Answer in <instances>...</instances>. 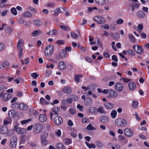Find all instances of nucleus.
<instances>
[{
	"mask_svg": "<svg viewBox=\"0 0 149 149\" xmlns=\"http://www.w3.org/2000/svg\"><path fill=\"white\" fill-rule=\"evenodd\" d=\"M115 123L116 125L118 126L124 127L127 125V122L125 119L118 118L115 120Z\"/></svg>",
	"mask_w": 149,
	"mask_h": 149,
	"instance_id": "1",
	"label": "nucleus"
},
{
	"mask_svg": "<svg viewBox=\"0 0 149 149\" xmlns=\"http://www.w3.org/2000/svg\"><path fill=\"white\" fill-rule=\"evenodd\" d=\"M93 20L98 24H104L106 22L104 18L100 16H97L94 17Z\"/></svg>",
	"mask_w": 149,
	"mask_h": 149,
	"instance_id": "2",
	"label": "nucleus"
},
{
	"mask_svg": "<svg viewBox=\"0 0 149 149\" xmlns=\"http://www.w3.org/2000/svg\"><path fill=\"white\" fill-rule=\"evenodd\" d=\"M54 47L52 45L47 46L46 48L45 51V54L48 56L51 55L54 51Z\"/></svg>",
	"mask_w": 149,
	"mask_h": 149,
	"instance_id": "3",
	"label": "nucleus"
},
{
	"mask_svg": "<svg viewBox=\"0 0 149 149\" xmlns=\"http://www.w3.org/2000/svg\"><path fill=\"white\" fill-rule=\"evenodd\" d=\"M43 128L42 125L40 123H37L34 126V132L36 134L39 133L42 131Z\"/></svg>",
	"mask_w": 149,
	"mask_h": 149,
	"instance_id": "4",
	"label": "nucleus"
},
{
	"mask_svg": "<svg viewBox=\"0 0 149 149\" xmlns=\"http://www.w3.org/2000/svg\"><path fill=\"white\" fill-rule=\"evenodd\" d=\"M124 133L126 136L128 137H132L134 134L133 131L129 128H125L124 131Z\"/></svg>",
	"mask_w": 149,
	"mask_h": 149,
	"instance_id": "5",
	"label": "nucleus"
},
{
	"mask_svg": "<svg viewBox=\"0 0 149 149\" xmlns=\"http://www.w3.org/2000/svg\"><path fill=\"white\" fill-rule=\"evenodd\" d=\"M54 121L55 125H60L63 122V120L60 116H57L54 118Z\"/></svg>",
	"mask_w": 149,
	"mask_h": 149,
	"instance_id": "6",
	"label": "nucleus"
},
{
	"mask_svg": "<svg viewBox=\"0 0 149 149\" xmlns=\"http://www.w3.org/2000/svg\"><path fill=\"white\" fill-rule=\"evenodd\" d=\"M17 139L16 136H13L10 139V146L11 147L15 148L16 145Z\"/></svg>",
	"mask_w": 149,
	"mask_h": 149,
	"instance_id": "7",
	"label": "nucleus"
},
{
	"mask_svg": "<svg viewBox=\"0 0 149 149\" xmlns=\"http://www.w3.org/2000/svg\"><path fill=\"white\" fill-rule=\"evenodd\" d=\"M14 130L19 134L24 133L26 132V129L19 127L17 125L14 126Z\"/></svg>",
	"mask_w": 149,
	"mask_h": 149,
	"instance_id": "8",
	"label": "nucleus"
},
{
	"mask_svg": "<svg viewBox=\"0 0 149 149\" xmlns=\"http://www.w3.org/2000/svg\"><path fill=\"white\" fill-rule=\"evenodd\" d=\"M99 120L101 122L107 123L109 121V119L107 116H101L99 118Z\"/></svg>",
	"mask_w": 149,
	"mask_h": 149,
	"instance_id": "9",
	"label": "nucleus"
},
{
	"mask_svg": "<svg viewBox=\"0 0 149 149\" xmlns=\"http://www.w3.org/2000/svg\"><path fill=\"white\" fill-rule=\"evenodd\" d=\"M8 132V128L6 125H3L1 128H0V132L3 134H7Z\"/></svg>",
	"mask_w": 149,
	"mask_h": 149,
	"instance_id": "10",
	"label": "nucleus"
},
{
	"mask_svg": "<svg viewBox=\"0 0 149 149\" xmlns=\"http://www.w3.org/2000/svg\"><path fill=\"white\" fill-rule=\"evenodd\" d=\"M115 86L116 89L119 92H121L123 90V86L121 83H117L115 84Z\"/></svg>",
	"mask_w": 149,
	"mask_h": 149,
	"instance_id": "11",
	"label": "nucleus"
},
{
	"mask_svg": "<svg viewBox=\"0 0 149 149\" xmlns=\"http://www.w3.org/2000/svg\"><path fill=\"white\" fill-rule=\"evenodd\" d=\"M105 107L107 109H111L113 108L114 106V104L111 102H105L104 103Z\"/></svg>",
	"mask_w": 149,
	"mask_h": 149,
	"instance_id": "12",
	"label": "nucleus"
},
{
	"mask_svg": "<svg viewBox=\"0 0 149 149\" xmlns=\"http://www.w3.org/2000/svg\"><path fill=\"white\" fill-rule=\"evenodd\" d=\"M62 91L66 94H69L71 93L72 90L70 87L66 86L62 89Z\"/></svg>",
	"mask_w": 149,
	"mask_h": 149,
	"instance_id": "13",
	"label": "nucleus"
},
{
	"mask_svg": "<svg viewBox=\"0 0 149 149\" xmlns=\"http://www.w3.org/2000/svg\"><path fill=\"white\" fill-rule=\"evenodd\" d=\"M58 68L61 70H63L66 68V64L63 61L60 62L58 64Z\"/></svg>",
	"mask_w": 149,
	"mask_h": 149,
	"instance_id": "14",
	"label": "nucleus"
},
{
	"mask_svg": "<svg viewBox=\"0 0 149 149\" xmlns=\"http://www.w3.org/2000/svg\"><path fill=\"white\" fill-rule=\"evenodd\" d=\"M67 56V52L65 49H63L60 53L59 56L61 58H64L66 57Z\"/></svg>",
	"mask_w": 149,
	"mask_h": 149,
	"instance_id": "15",
	"label": "nucleus"
},
{
	"mask_svg": "<svg viewBox=\"0 0 149 149\" xmlns=\"http://www.w3.org/2000/svg\"><path fill=\"white\" fill-rule=\"evenodd\" d=\"M16 113L17 112L15 111L11 110L8 113V115L10 118H13L16 115Z\"/></svg>",
	"mask_w": 149,
	"mask_h": 149,
	"instance_id": "16",
	"label": "nucleus"
},
{
	"mask_svg": "<svg viewBox=\"0 0 149 149\" xmlns=\"http://www.w3.org/2000/svg\"><path fill=\"white\" fill-rule=\"evenodd\" d=\"M85 104L87 105H91L92 103V99L89 97H87L84 101Z\"/></svg>",
	"mask_w": 149,
	"mask_h": 149,
	"instance_id": "17",
	"label": "nucleus"
},
{
	"mask_svg": "<svg viewBox=\"0 0 149 149\" xmlns=\"http://www.w3.org/2000/svg\"><path fill=\"white\" fill-rule=\"evenodd\" d=\"M128 86L130 89L131 91L133 90L136 88V84L133 82H130Z\"/></svg>",
	"mask_w": 149,
	"mask_h": 149,
	"instance_id": "18",
	"label": "nucleus"
},
{
	"mask_svg": "<svg viewBox=\"0 0 149 149\" xmlns=\"http://www.w3.org/2000/svg\"><path fill=\"white\" fill-rule=\"evenodd\" d=\"M97 114L98 113H100L101 114H106V112L104 110V108L102 106H100L97 109Z\"/></svg>",
	"mask_w": 149,
	"mask_h": 149,
	"instance_id": "19",
	"label": "nucleus"
},
{
	"mask_svg": "<svg viewBox=\"0 0 149 149\" xmlns=\"http://www.w3.org/2000/svg\"><path fill=\"white\" fill-rule=\"evenodd\" d=\"M19 108L22 110H25L27 109L28 108L27 106L22 103H20L19 105Z\"/></svg>",
	"mask_w": 149,
	"mask_h": 149,
	"instance_id": "20",
	"label": "nucleus"
},
{
	"mask_svg": "<svg viewBox=\"0 0 149 149\" xmlns=\"http://www.w3.org/2000/svg\"><path fill=\"white\" fill-rule=\"evenodd\" d=\"M97 109L96 107H91L90 108L88 111L91 113L96 114H97Z\"/></svg>",
	"mask_w": 149,
	"mask_h": 149,
	"instance_id": "21",
	"label": "nucleus"
},
{
	"mask_svg": "<svg viewBox=\"0 0 149 149\" xmlns=\"http://www.w3.org/2000/svg\"><path fill=\"white\" fill-rule=\"evenodd\" d=\"M109 94L110 96L113 97H116L118 96L117 93L115 91L111 90L109 92Z\"/></svg>",
	"mask_w": 149,
	"mask_h": 149,
	"instance_id": "22",
	"label": "nucleus"
},
{
	"mask_svg": "<svg viewBox=\"0 0 149 149\" xmlns=\"http://www.w3.org/2000/svg\"><path fill=\"white\" fill-rule=\"evenodd\" d=\"M39 119L40 121L44 122L47 120V117L45 114L40 115L39 116Z\"/></svg>",
	"mask_w": 149,
	"mask_h": 149,
	"instance_id": "23",
	"label": "nucleus"
},
{
	"mask_svg": "<svg viewBox=\"0 0 149 149\" xmlns=\"http://www.w3.org/2000/svg\"><path fill=\"white\" fill-rule=\"evenodd\" d=\"M32 16V14L28 11L26 12L23 15V17L25 18H30Z\"/></svg>",
	"mask_w": 149,
	"mask_h": 149,
	"instance_id": "24",
	"label": "nucleus"
},
{
	"mask_svg": "<svg viewBox=\"0 0 149 149\" xmlns=\"http://www.w3.org/2000/svg\"><path fill=\"white\" fill-rule=\"evenodd\" d=\"M96 3L99 5H104L106 3L105 0H95Z\"/></svg>",
	"mask_w": 149,
	"mask_h": 149,
	"instance_id": "25",
	"label": "nucleus"
},
{
	"mask_svg": "<svg viewBox=\"0 0 149 149\" xmlns=\"http://www.w3.org/2000/svg\"><path fill=\"white\" fill-rule=\"evenodd\" d=\"M137 15L139 18H142L145 17V15L143 11L140 10L138 12Z\"/></svg>",
	"mask_w": 149,
	"mask_h": 149,
	"instance_id": "26",
	"label": "nucleus"
},
{
	"mask_svg": "<svg viewBox=\"0 0 149 149\" xmlns=\"http://www.w3.org/2000/svg\"><path fill=\"white\" fill-rule=\"evenodd\" d=\"M137 49L136 51L137 53L139 54H142L143 52V51L142 49V47L139 45H137Z\"/></svg>",
	"mask_w": 149,
	"mask_h": 149,
	"instance_id": "27",
	"label": "nucleus"
},
{
	"mask_svg": "<svg viewBox=\"0 0 149 149\" xmlns=\"http://www.w3.org/2000/svg\"><path fill=\"white\" fill-rule=\"evenodd\" d=\"M43 33V32L40 30H35L32 33L33 36H36L37 35H40Z\"/></svg>",
	"mask_w": 149,
	"mask_h": 149,
	"instance_id": "28",
	"label": "nucleus"
},
{
	"mask_svg": "<svg viewBox=\"0 0 149 149\" xmlns=\"http://www.w3.org/2000/svg\"><path fill=\"white\" fill-rule=\"evenodd\" d=\"M56 11L59 13H63L64 11H66L65 10V8L63 6L57 8L56 9Z\"/></svg>",
	"mask_w": 149,
	"mask_h": 149,
	"instance_id": "29",
	"label": "nucleus"
},
{
	"mask_svg": "<svg viewBox=\"0 0 149 149\" xmlns=\"http://www.w3.org/2000/svg\"><path fill=\"white\" fill-rule=\"evenodd\" d=\"M83 76L81 74H75L74 76V79L75 81L77 82H79V78H81Z\"/></svg>",
	"mask_w": 149,
	"mask_h": 149,
	"instance_id": "30",
	"label": "nucleus"
},
{
	"mask_svg": "<svg viewBox=\"0 0 149 149\" xmlns=\"http://www.w3.org/2000/svg\"><path fill=\"white\" fill-rule=\"evenodd\" d=\"M138 102L136 100H133L132 101V105L133 108L136 109L137 108L138 105Z\"/></svg>",
	"mask_w": 149,
	"mask_h": 149,
	"instance_id": "31",
	"label": "nucleus"
},
{
	"mask_svg": "<svg viewBox=\"0 0 149 149\" xmlns=\"http://www.w3.org/2000/svg\"><path fill=\"white\" fill-rule=\"evenodd\" d=\"M34 23L37 26H40L42 24V22L40 20H37L34 21Z\"/></svg>",
	"mask_w": 149,
	"mask_h": 149,
	"instance_id": "32",
	"label": "nucleus"
},
{
	"mask_svg": "<svg viewBox=\"0 0 149 149\" xmlns=\"http://www.w3.org/2000/svg\"><path fill=\"white\" fill-rule=\"evenodd\" d=\"M56 148L58 149H65V147L62 144L58 143L56 145Z\"/></svg>",
	"mask_w": 149,
	"mask_h": 149,
	"instance_id": "33",
	"label": "nucleus"
},
{
	"mask_svg": "<svg viewBox=\"0 0 149 149\" xmlns=\"http://www.w3.org/2000/svg\"><path fill=\"white\" fill-rule=\"evenodd\" d=\"M85 143L87 146L88 147L91 149L92 148H95V145L93 143L89 144L88 142L86 141L85 142Z\"/></svg>",
	"mask_w": 149,
	"mask_h": 149,
	"instance_id": "34",
	"label": "nucleus"
},
{
	"mask_svg": "<svg viewBox=\"0 0 149 149\" xmlns=\"http://www.w3.org/2000/svg\"><path fill=\"white\" fill-rule=\"evenodd\" d=\"M117 114V112L116 110H113L111 113V116L112 118L113 119L115 118L116 117Z\"/></svg>",
	"mask_w": 149,
	"mask_h": 149,
	"instance_id": "35",
	"label": "nucleus"
},
{
	"mask_svg": "<svg viewBox=\"0 0 149 149\" xmlns=\"http://www.w3.org/2000/svg\"><path fill=\"white\" fill-rule=\"evenodd\" d=\"M7 0H0V7L3 8L5 6V3Z\"/></svg>",
	"mask_w": 149,
	"mask_h": 149,
	"instance_id": "36",
	"label": "nucleus"
},
{
	"mask_svg": "<svg viewBox=\"0 0 149 149\" xmlns=\"http://www.w3.org/2000/svg\"><path fill=\"white\" fill-rule=\"evenodd\" d=\"M64 141L66 145H69L71 144L72 142L71 140L70 139L65 138L64 139Z\"/></svg>",
	"mask_w": 149,
	"mask_h": 149,
	"instance_id": "37",
	"label": "nucleus"
},
{
	"mask_svg": "<svg viewBox=\"0 0 149 149\" xmlns=\"http://www.w3.org/2000/svg\"><path fill=\"white\" fill-rule=\"evenodd\" d=\"M23 44V41L22 39H19L17 45V48L22 47V45Z\"/></svg>",
	"mask_w": 149,
	"mask_h": 149,
	"instance_id": "38",
	"label": "nucleus"
},
{
	"mask_svg": "<svg viewBox=\"0 0 149 149\" xmlns=\"http://www.w3.org/2000/svg\"><path fill=\"white\" fill-rule=\"evenodd\" d=\"M60 109L58 107L53 108V112L54 113L55 115L58 114V112L59 111Z\"/></svg>",
	"mask_w": 149,
	"mask_h": 149,
	"instance_id": "39",
	"label": "nucleus"
},
{
	"mask_svg": "<svg viewBox=\"0 0 149 149\" xmlns=\"http://www.w3.org/2000/svg\"><path fill=\"white\" fill-rule=\"evenodd\" d=\"M5 29L6 30V32L8 33H11L12 31L10 27L9 26H6L5 27Z\"/></svg>",
	"mask_w": 149,
	"mask_h": 149,
	"instance_id": "40",
	"label": "nucleus"
},
{
	"mask_svg": "<svg viewBox=\"0 0 149 149\" xmlns=\"http://www.w3.org/2000/svg\"><path fill=\"white\" fill-rule=\"evenodd\" d=\"M1 66H2L3 67L6 68L9 66V63L8 61H5L3 63H1Z\"/></svg>",
	"mask_w": 149,
	"mask_h": 149,
	"instance_id": "41",
	"label": "nucleus"
},
{
	"mask_svg": "<svg viewBox=\"0 0 149 149\" xmlns=\"http://www.w3.org/2000/svg\"><path fill=\"white\" fill-rule=\"evenodd\" d=\"M124 22V20L123 19H119L116 21V23L118 25H120L123 24Z\"/></svg>",
	"mask_w": 149,
	"mask_h": 149,
	"instance_id": "42",
	"label": "nucleus"
},
{
	"mask_svg": "<svg viewBox=\"0 0 149 149\" xmlns=\"http://www.w3.org/2000/svg\"><path fill=\"white\" fill-rule=\"evenodd\" d=\"M11 123V120L9 118H8L4 120L3 123L5 124L8 125Z\"/></svg>",
	"mask_w": 149,
	"mask_h": 149,
	"instance_id": "43",
	"label": "nucleus"
},
{
	"mask_svg": "<svg viewBox=\"0 0 149 149\" xmlns=\"http://www.w3.org/2000/svg\"><path fill=\"white\" fill-rule=\"evenodd\" d=\"M128 36L132 42H134L135 41V38L133 36L132 34H129Z\"/></svg>",
	"mask_w": 149,
	"mask_h": 149,
	"instance_id": "44",
	"label": "nucleus"
},
{
	"mask_svg": "<svg viewBox=\"0 0 149 149\" xmlns=\"http://www.w3.org/2000/svg\"><path fill=\"white\" fill-rule=\"evenodd\" d=\"M86 129L88 130H95V128L90 124L87 126Z\"/></svg>",
	"mask_w": 149,
	"mask_h": 149,
	"instance_id": "45",
	"label": "nucleus"
},
{
	"mask_svg": "<svg viewBox=\"0 0 149 149\" xmlns=\"http://www.w3.org/2000/svg\"><path fill=\"white\" fill-rule=\"evenodd\" d=\"M48 134L46 132H44L41 135V140H43V139H45L47 137Z\"/></svg>",
	"mask_w": 149,
	"mask_h": 149,
	"instance_id": "46",
	"label": "nucleus"
},
{
	"mask_svg": "<svg viewBox=\"0 0 149 149\" xmlns=\"http://www.w3.org/2000/svg\"><path fill=\"white\" fill-rule=\"evenodd\" d=\"M12 13L14 15H16L17 14V11L15 8H13L11 9Z\"/></svg>",
	"mask_w": 149,
	"mask_h": 149,
	"instance_id": "47",
	"label": "nucleus"
},
{
	"mask_svg": "<svg viewBox=\"0 0 149 149\" xmlns=\"http://www.w3.org/2000/svg\"><path fill=\"white\" fill-rule=\"evenodd\" d=\"M113 37L116 40H118L120 38L119 35L117 33H115L114 34Z\"/></svg>",
	"mask_w": 149,
	"mask_h": 149,
	"instance_id": "48",
	"label": "nucleus"
},
{
	"mask_svg": "<svg viewBox=\"0 0 149 149\" xmlns=\"http://www.w3.org/2000/svg\"><path fill=\"white\" fill-rule=\"evenodd\" d=\"M7 93L2 96V99L4 101H8Z\"/></svg>",
	"mask_w": 149,
	"mask_h": 149,
	"instance_id": "49",
	"label": "nucleus"
},
{
	"mask_svg": "<svg viewBox=\"0 0 149 149\" xmlns=\"http://www.w3.org/2000/svg\"><path fill=\"white\" fill-rule=\"evenodd\" d=\"M96 144L97 146L100 148H101L103 146V144L99 141H96Z\"/></svg>",
	"mask_w": 149,
	"mask_h": 149,
	"instance_id": "50",
	"label": "nucleus"
},
{
	"mask_svg": "<svg viewBox=\"0 0 149 149\" xmlns=\"http://www.w3.org/2000/svg\"><path fill=\"white\" fill-rule=\"evenodd\" d=\"M64 42V41L61 40H58L56 41V43L58 44V45L63 44Z\"/></svg>",
	"mask_w": 149,
	"mask_h": 149,
	"instance_id": "51",
	"label": "nucleus"
},
{
	"mask_svg": "<svg viewBox=\"0 0 149 149\" xmlns=\"http://www.w3.org/2000/svg\"><path fill=\"white\" fill-rule=\"evenodd\" d=\"M31 76L34 79H36L38 77L39 75H38L35 72L32 73L31 74Z\"/></svg>",
	"mask_w": 149,
	"mask_h": 149,
	"instance_id": "52",
	"label": "nucleus"
},
{
	"mask_svg": "<svg viewBox=\"0 0 149 149\" xmlns=\"http://www.w3.org/2000/svg\"><path fill=\"white\" fill-rule=\"evenodd\" d=\"M71 36L73 38H76L78 37V35L76 34L73 32H72L71 33Z\"/></svg>",
	"mask_w": 149,
	"mask_h": 149,
	"instance_id": "53",
	"label": "nucleus"
},
{
	"mask_svg": "<svg viewBox=\"0 0 149 149\" xmlns=\"http://www.w3.org/2000/svg\"><path fill=\"white\" fill-rule=\"evenodd\" d=\"M11 106L14 109L16 107H18V102H16L15 103L12 104Z\"/></svg>",
	"mask_w": 149,
	"mask_h": 149,
	"instance_id": "54",
	"label": "nucleus"
},
{
	"mask_svg": "<svg viewBox=\"0 0 149 149\" xmlns=\"http://www.w3.org/2000/svg\"><path fill=\"white\" fill-rule=\"evenodd\" d=\"M6 89L5 87L2 85H0V91L3 92Z\"/></svg>",
	"mask_w": 149,
	"mask_h": 149,
	"instance_id": "55",
	"label": "nucleus"
},
{
	"mask_svg": "<svg viewBox=\"0 0 149 149\" xmlns=\"http://www.w3.org/2000/svg\"><path fill=\"white\" fill-rule=\"evenodd\" d=\"M31 120L30 119H28L26 120H23L21 122V123L22 124H24L29 122Z\"/></svg>",
	"mask_w": 149,
	"mask_h": 149,
	"instance_id": "56",
	"label": "nucleus"
},
{
	"mask_svg": "<svg viewBox=\"0 0 149 149\" xmlns=\"http://www.w3.org/2000/svg\"><path fill=\"white\" fill-rule=\"evenodd\" d=\"M111 58L113 60H114L116 62H117L118 61V58L116 55H113L111 57Z\"/></svg>",
	"mask_w": 149,
	"mask_h": 149,
	"instance_id": "57",
	"label": "nucleus"
},
{
	"mask_svg": "<svg viewBox=\"0 0 149 149\" xmlns=\"http://www.w3.org/2000/svg\"><path fill=\"white\" fill-rule=\"evenodd\" d=\"M101 28L102 29H108L109 28V26L108 24H105L104 26H102V25L101 26Z\"/></svg>",
	"mask_w": 149,
	"mask_h": 149,
	"instance_id": "58",
	"label": "nucleus"
},
{
	"mask_svg": "<svg viewBox=\"0 0 149 149\" xmlns=\"http://www.w3.org/2000/svg\"><path fill=\"white\" fill-rule=\"evenodd\" d=\"M41 142L42 144L44 145H46L47 143V141L45 139H43V140H41Z\"/></svg>",
	"mask_w": 149,
	"mask_h": 149,
	"instance_id": "59",
	"label": "nucleus"
},
{
	"mask_svg": "<svg viewBox=\"0 0 149 149\" xmlns=\"http://www.w3.org/2000/svg\"><path fill=\"white\" fill-rule=\"evenodd\" d=\"M52 33L51 34L52 35H54L57 34L58 32V30L56 29H53L52 30Z\"/></svg>",
	"mask_w": 149,
	"mask_h": 149,
	"instance_id": "60",
	"label": "nucleus"
},
{
	"mask_svg": "<svg viewBox=\"0 0 149 149\" xmlns=\"http://www.w3.org/2000/svg\"><path fill=\"white\" fill-rule=\"evenodd\" d=\"M70 112L72 114H74L75 113V111L74 109L71 108L69 109Z\"/></svg>",
	"mask_w": 149,
	"mask_h": 149,
	"instance_id": "61",
	"label": "nucleus"
},
{
	"mask_svg": "<svg viewBox=\"0 0 149 149\" xmlns=\"http://www.w3.org/2000/svg\"><path fill=\"white\" fill-rule=\"evenodd\" d=\"M45 101L44 98L43 97H41L40 98V102L42 104H43L45 103Z\"/></svg>",
	"mask_w": 149,
	"mask_h": 149,
	"instance_id": "62",
	"label": "nucleus"
},
{
	"mask_svg": "<svg viewBox=\"0 0 149 149\" xmlns=\"http://www.w3.org/2000/svg\"><path fill=\"white\" fill-rule=\"evenodd\" d=\"M4 47L5 45L3 43H0V51L4 49Z\"/></svg>",
	"mask_w": 149,
	"mask_h": 149,
	"instance_id": "63",
	"label": "nucleus"
},
{
	"mask_svg": "<svg viewBox=\"0 0 149 149\" xmlns=\"http://www.w3.org/2000/svg\"><path fill=\"white\" fill-rule=\"evenodd\" d=\"M56 134L58 137L61 135V131L60 130H58L57 131L55 132Z\"/></svg>",
	"mask_w": 149,
	"mask_h": 149,
	"instance_id": "64",
	"label": "nucleus"
}]
</instances>
